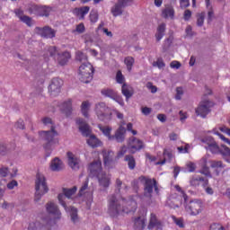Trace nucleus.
Masks as SVG:
<instances>
[{"label":"nucleus","mask_w":230,"mask_h":230,"mask_svg":"<svg viewBox=\"0 0 230 230\" xmlns=\"http://www.w3.org/2000/svg\"><path fill=\"white\" fill-rule=\"evenodd\" d=\"M136 209H137V202L134 198L126 200L125 199H118L114 194L109 197L108 214L111 218H116L119 215L135 213Z\"/></svg>","instance_id":"1"},{"label":"nucleus","mask_w":230,"mask_h":230,"mask_svg":"<svg viewBox=\"0 0 230 230\" xmlns=\"http://www.w3.org/2000/svg\"><path fill=\"white\" fill-rule=\"evenodd\" d=\"M42 123L43 125H51L50 130L39 132V135L41 137V139L45 141L43 148L47 154V157H49L51 155L53 148H55V145H58V138H57V136H58V132L55 130V126L53 125L51 118L45 117L42 119Z\"/></svg>","instance_id":"2"},{"label":"nucleus","mask_w":230,"mask_h":230,"mask_svg":"<svg viewBox=\"0 0 230 230\" xmlns=\"http://www.w3.org/2000/svg\"><path fill=\"white\" fill-rule=\"evenodd\" d=\"M78 188L76 186H74L72 189H63V194H58V199L59 201V204H61L62 207H64V209L70 213L71 220L74 222V224H76L78 222V209L75 207L67 208V205L66 204V201L64 200L66 199H73V195L76 193Z\"/></svg>","instance_id":"3"},{"label":"nucleus","mask_w":230,"mask_h":230,"mask_svg":"<svg viewBox=\"0 0 230 230\" xmlns=\"http://www.w3.org/2000/svg\"><path fill=\"white\" fill-rule=\"evenodd\" d=\"M76 124L79 127L82 136L84 137H89L90 136L89 139L87 140L89 146H92V148H98V146H102V141H100L96 136L91 135V127H89V124H87L84 119H76Z\"/></svg>","instance_id":"4"},{"label":"nucleus","mask_w":230,"mask_h":230,"mask_svg":"<svg viewBox=\"0 0 230 230\" xmlns=\"http://www.w3.org/2000/svg\"><path fill=\"white\" fill-rule=\"evenodd\" d=\"M35 190V202H39V200L42 199V196L46 195V193L49 191V188H48V183L46 182V177L40 172H38L36 175Z\"/></svg>","instance_id":"5"},{"label":"nucleus","mask_w":230,"mask_h":230,"mask_svg":"<svg viewBox=\"0 0 230 230\" xmlns=\"http://www.w3.org/2000/svg\"><path fill=\"white\" fill-rule=\"evenodd\" d=\"M95 114L100 121L109 123L112 119V111L105 102H99L95 105Z\"/></svg>","instance_id":"6"},{"label":"nucleus","mask_w":230,"mask_h":230,"mask_svg":"<svg viewBox=\"0 0 230 230\" xmlns=\"http://www.w3.org/2000/svg\"><path fill=\"white\" fill-rule=\"evenodd\" d=\"M93 75H94V68L93 67V65H91L90 63H84L79 66L78 76H79V80L83 84L91 83L93 80Z\"/></svg>","instance_id":"7"},{"label":"nucleus","mask_w":230,"mask_h":230,"mask_svg":"<svg viewBox=\"0 0 230 230\" xmlns=\"http://www.w3.org/2000/svg\"><path fill=\"white\" fill-rule=\"evenodd\" d=\"M204 209V203L200 199H192L190 203H186L185 211L191 217H197L200 215Z\"/></svg>","instance_id":"8"},{"label":"nucleus","mask_w":230,"mask_h":230,"mask_svg":"<svg viewBox=\"0 0 230 230\" xmlns=\"http://www.w3.org/2000/svg\"><path fill=\"white\" fill-rule=\"evenodd\" d=\"M138 181L144 184V195L145 197H152L154 193V187L155 186V183L157 182L155 178H149L146 176H140L138 177Z\"/></svg>","instance_id":"9"},{"label":"nucleus","mask_w":230,"mask_h":230,"mask_svg":"<svg viewBox=\"0 0 230 230\" xmlns=\"http://www.w3.org/2000/svg\"><path fill=\"white\" fill-rule=\"evenodd\" d=\"M145 148V143L136 137H131L128 140V150H129L130 154H136V152H139Z\"/></svg>","instance_id":"10"},{"label":"nucleus","mask_w":230,"mask_h":230,"mask_svg":"<svg viewBox=\"0 0 230 230\" xmlns=\"http://www.w3.org/2000/svg\"><path fill=\"white\" fill-rule=\"evenodd\" d=\"M215 105L213 102L208 100H202L196 109L197 116H200L201 118H206L209 112H211L210 107Z\"/></svg>","instance_id":"11"},{"label":"nucleus","mask_w":230,"mask_h":230,"mask_svg":"<svg viewBox=\"0 0 230 230\" xmlns=\"http://www.w3.org/2000/svg\"><path fill=\"white\" fill-rule=\"evenodd\" d=\"M101 94L102 96H105V98H111V100H114V102H117L119 105H121L122 107L125 105V102L123 101V98L118 94V93L111 88H104L101 91Z\"/></svg>","instance_id":"12"},{"label":"nucleus","mask_w":230,"mask_h":230,"mask_svg":"<svg viewBox=\"0 0 230 230\" xmlns=\"http://www.w3.org/2000/svg\"><path fill=\"white\" fill-rule=\"evenodd\" d=\"M29 12L40 17H49L51 7L46 5H32L29 8Z\"/></svg>","instance_id":"13"},{"label":"nucleus","mask_w":230,"mask_h":230,"mask_svg":"<svg viewBox=\"0 0 230 230\" xmlns=\"http://www.w3.org/2000/svg\"><path fill=\"white\" fill-rule=\"evenodd\" d=\"M88 170L90 172V177H100L103 172V169L102 168V160L97 159L92 162L88 165Z\"/></svg>","instance_id":"14"},{"label":"nucleus","mask_w":230,"mask_h":230,"mask_svg":"<svg viewBox=\"0 0 230 230\" xmlns=\"http://www.w3.org/2000/svg\"><path fill=\"white\" fill-rule=\"evenodd\" d=\"M64 85V81L60 78H53L49 85V92L50 93L51 96H57L58 93H60V89Z\"/></svg>","instance_id":"15"},{"label":"nucleus","mask_w":230,"mask_h":230,"mask_svg":"<svg viewBox=\"0 0 230 230\" xmlns=\"http://www.w3.org/2000/svg\"><path fill=\"white\" fill-rule=\"evenodd\" d=\"M208 184H209V180L208 178L194 175L190 180V185L197 188V186H202V188H208Z\"/></svg>","instance_id":"16"},{"label":"nucleus","mask_w":230,"mask_h":230,"mask_svg":"<svg viewBox=\"0 0 230 230\" xmlns=\"http://www.w3.org/2000/svg\"><path fill=\"white\" fill-rule=\"evenodd\" d=\"M35 31L41 37H44V39H53L56 35L55 30L48 26L43 28L36 27Z\"/></svg>","instance_id":"17"},{"label":"nucleus","mask_w":230,"mask_h":230,"mask_svg":"<svg viewBox=\"0 0 230 230\" xmlns=\"http://www.w3.org/2000/svg\"><path fill=\"white\" fill-rule=\"evenodd\" d=\"M46 209H47V213H49V215H53V217L58 220H60V218L62 217V213L60 212V210L58 209V207L55 203L53 202L47 203Z\"/></svg>","instance_id":"18"},{"label":"nucleus","mask_w":230,"mask_h":230,"mask_svg":"<svg viewBox=\"0 0 230 230\" xmlns=\"http://www.w3.org/2000/svg\"><path fill=\"white\" fill-rule=\"evenodd\" d=\"M155 227L156 230H163V222L157 219V216L155 214L151 213L147 229L152 230L155 229Z\"/></svg>","instance_id":"19"},{"label":"nucleus","mask_w":230,"mask_h":230,"mask_svg":"<svg viewBox=\"0 0 230 230\" xmlns=\"http://www.w3.org/2000/svg\"><path fill=\"white\" fill-rule=\"evenodd\" d=\"M102 157L105 168H111L114 164V152L102 150Z\"/></svg>","instance_id":"20"},{"label":"nucleus","mask_w":230,"mask_h":230,"mask_svg":"<svg viewBox=\"0 0 230 230\" xmlns=\"http://www.w3.org/2000/svg\"><path fill=\"white\" fill-rule=\"evenodd\" d=\"M89 10H91V7L89 6H83V7H75L73 10L74 15H76L80 20L85 19V16L87 13H89Z\"/></svg>","instance_id":"21"},{"label":"nucleus","mask_w":230,"mask_h":230,"mask_svg":"<svg viewBox=\"0 0 230 230\" xmlns=\"http://www.w3.org/2000/svg\"><path fill=\"white\" fill-rule=\"evenodd\" d=\"M99 181L100 186L102 188H109L111 186V176L107 175L105 172H101L99 176H95Z\"/></svg>","instance_id":"22"},{"label":"nucleus","mask_w":230,"mask_h":230,"mask_svg":"<svg viewBox=\"0 0 230 230\" xmlns=\"http://www.w3.org/2000/svg\"><path fill=\"white\" fill-rule=\"evenodd\" d=\"M49 224H51V219L47 221L46 225L40 222L30 223L28 230H49Z\"/></svg>","instance_id":"23"},{"label":"nucleus","mask_w":230,"mask_h":230,"mask_svg":"<svg viewBox=\"0 0 230 230\" xmlns=\"http://www.w3.org/2000/svg\"><path fill=\"white\" fill-rule=\"evenodd\" d=\"M67 158L68 165L70 166V168H72V170H78L80 168V160H78V158H75L73 153L68 152Z\"/></svg>","instance_id":"24"},{"label":"nucleus","mask_w":230,"mask_h":230,"mask_svg":"<svg viewBox=\"0 0 230 230\" xmlns=\"http://www.w3.org/2000/svg\"><path fill=\"white\" fill-rule=\"evenodd\" d=\"M127 129L123 126H120L115 132L113 136V141L116 140L117 143H123L125 141V133Z\"/></svg>","instance_id":"25"},{"label":"nucleus","mask_w":230,"mask_h":230,"mask_svg":"<svg viewBox=\"0 0 230 230\" xmlns=\"http://www.w3.org/2000/svg\"><path fill=\"white\" fill-rule=\"evenodd\" d=\"M146 226V217H137L134 219V229L135 230H143Z\"/></svg>","instance_id":"26"},{"label":"nucleus","mask_w":230,"mask_h":230,"mask_svg":"<svg viewBox=\"0 0 230 230\" xmlns=\"http://www.w3.org/2000/svg\"><path fill=\"white\" fill-rule=\"evenodd\" d=\"M61 111L66 117L71 116V113L73 112V102H71V99L61 105Z\"/></svg>","instance_id":"27"},{"label":"nucleus","mask_w":230,"mask_h":230,"mask_svg":"<svg viewBox=\"0 0 230 230\" xmlns=\"http://www.w3.org/2000/svg\"><path fill=\"white\" fill-rule=\"evenodd\" d=\"M71 58V53L65 51L62 54H58V62L59 66H66L69 59Z\"/></svg>","instance_id":"28"},{"label":"nucleus","mask_w":230,"mask_h":230,"mask_svg":"<svg viewBox=\"0 0 230 230\" xmlns=\"http://www.w3.org/2000/svg\"><path fill=\"white\" fill-rule=\"evenodd\" d=\"M99 130L102 132V134L109 139V141H114V136L111 135V132H112V128L109 126H98Z\"/></svg>","instance_id":"29"},{"label":"nucleus","mask_w":230,"mask_h":230,"mask_svg":"<svg viewBox=\"0 0 230 230\" xmlns=\"http://www.w3.org/2000/svg\"><path fill=\"white\" fill-rule=\"evenodd\" d=\"M164 31H166V24L161 23L157 27L156 33L155 35L157 42H160V40L164 37Z\"/></svg>","instance_id":"30"},{"label":"nucleus","mask_w":230,"mask_h":230,"mask_svg":"<svg viewBox=\"0 0 230 230\" xmlns=\"http://www.w3.org/2000/svg\"><path fill=\"white\" fill-rule=\"evenodd\" d=\"M121 93L126 97V100H128V98H132V96H134V89L127 85V84H122Z\"/></svg>","instance_id":"31"},{"label":"nucleus","mask_w":230,"mask_h":230,"mask_svg":"<svg viewBox=\"0 0 230 230\" xmlns=\"http://www.w3.org/2000/svg\"><path fill=\"white\" fill-rule=\"evenodd\" d=\"M62 169V160H59L58 157L54 158L50 163V170L52 172H60Z\"/></svg>","instance_id":"32"},{"label":"nucleus","mask_w":230,"mask_h":230,"mask_svg":"<svg viewBox=\"0 0 230 230\" xmlns=\"http://www.w3.org/2000/svg\"><path fill=\"white\" fill-rule=\"evenodd\" d=\"M163 155H164V158L162 161L157 162L156 163L157 165L166 164V160L167 161H172V159L173 158V155L168 149H164Z\"/></svg>","instance_id":"33"},{"label":"nucleus","mask_w":230,"mask_h":230,"mask_svg":"<svg viewBox=\"0 0 230 230\" xmlns=\"http://www.w3.org/2000/svg\"><path fill=\"white\" fill-rule=\"evenodd\" d=\"M89 109H91L89 101L83 102L81 105V112L84 118H89Z\"/></svg>","instance_id":"34"},{"label":"nucleus","mask_w":230,"mask_h":230,"mask_svg":"<svg viewBox=\"0 0 230 230\" xmlns=\"http://www.w3.org/2000/svg\"><path fill=\"white\" fill-rule=\"evenodd\" d=\"M124 161L128 163L129 170H134L136 168V158L132 155H127Z\"/></svg>","instance_id":"35"},{"label":"nucleus","mask_w":230,"mask_h":230,"mask_svg":"<svg viewBox=\"0 0 230 230\" xmlns=\"http://www.w3.org/2000/svg\"><path fill=\"white\" fill-rule=\"evenodd\" d=\"M181 204V201L175 198H169L166 201V206L171 208L172 209H177Z\"/></svg>","instance_id":"36"},{"label":"nucleus","mask_w":230,"mask_h":230,"mask_svg":"<svg viewBox=\"0 0 230 230\" xmlns=\"http://www.w3.org/2000/svg\"><path fill=\"white\" fill-rule=\"evenodd\" d=\"M123 6L118 2L115 6L111 9V13L114 17L121 15L123 13Z\"/></svg>","instance_id":"37"},{"label":"nucleus","mask_w":230,"mask_h":230,"mask_svg":"<svg viewBox=\"0 0 230 230\" xmlns=\"http://www.w3.org/2000/svg\"><path fill=\"white\" fill-rule=\"evenodd\" d=\"M162 15L164 19H168V17L173 19V15H175V11L172 7H166L163 10Z\"/></svg>","instance_id":"38"},{"label":"nucleus","mask_w":230,"mask_h":230,"mask_svg":"<svg viewBox=\"0 0 230 230\" xmlns=\"http://www.w3.org/2000/svg\"><path fill=\"white\" fill-rule=\"evenodd\" d=\"M135 62H136V60L134 59L133 57L125 58L124 63H125L127 69L129 73H130V71H132V67L134 66Z\"/></svg>","instance_id":"39"},{"label":"nucleus","mask_w":230,"mask_h":230,"mask_svg":"<svg viewBox=\"0 0 230 230\" xmlns=\"http://www.w3.org/2000/svg\"><path fill=\"white\" fill-rule=\"evenodd\" d=\"M206 148L209 150V152H211L212 154H218V152H220V147L218 146V145H217V142L215 141L208 144Z\"/></svg>","instance_id":"40"},{"label":"nucleus","mask_w":230,"mask_h":230,"mask_svg":"<svg viewBox=\"0 0 230 230\" xmlns=\"http://www.w3.org/2000/svg\"><path fill=\"white\" fill-rule=\"evenodd\" d=\"M75 60L78 62H81L83 64H88L87 63V55L84 54L82 51H77L75 53Z\"/></svg>","instance_id":"41"},{"label":"nucleus","mask_w":230,"mask_h":230,"mask_svg":"<svg viewBox=\"0 0 230 230\" xmlns=\"http://www.w3.org/2000/svg\"><path fill=\"white\" fill-rule=\"evenodd\" d=\"M197 17V26H204V19H206V13L202 12L196 15Z\"/></svg>","instance_id":"42"},{"label":"nucleus","mask_w":230,"mask_h":230,"mask_svg":"<svg viewBox=\"0 0 230 230\" xmlns=\"http://www.w3.org/2000/svg\"><path fill=\"white\" fill-rule=\"evenodd\" d=\"M87 188H89V179H86V181L83 183L82 187L79 190L78 196L82 197L83 195H84Z\"/></svg>","instance_id":"43"},{"label":"nucleus","mask_w":230,"mask_h":230,"mask_svg":"<svg viewBox=\"0 0 230 230\" xmlns=\"http://www.w3.org/2000/svg\"><path fill=\"white\" fill-rule=\"evenodd\" d=\"M89 17L91 22H98V12L94 10L91 11Z\"/></svg>","instance_id":"44"},{"label":"nucleus","mask_w":230,"mask_h":230,"mask_svg":"<svg viewBox=\"0 0 230 230\" xmlns=\"http://www.w3.org/2000/svg\"><path fill=\"white\" fill-rule=\"evenodd\" d=\"M116 81L117 84H124L125 82V76H123V74L121 73V70H119L116 75Z\"/></svg>","instance_id":"45"},{"label":"nucleus","mask_w":230,"mask_h":230,"mask_svg":"<svg viewBox=\"0 0 230 230\" xmlns=\"http://www.w3.org/2000/svg\"><path fill=\"white\" fill-rule=\"evenodd\" d=\"M131 187L133 188L135 193H137L139 190V180H133L131 181Z\"/></svg>","instance_id":"46"},{"label":"nucleus","mask_w":230,"mask_h":230,"mask_svg":"<svg viewBox=\"0 0 230 230\" xmlns=\"http://www.w3.org/2000/svg\"><path fill=\"white\" fill-rule=\"evenodd\" d=\"M21 21L22 22H24L25 24H27V26H31L33 23L31 22V18H30L27 15H23L22 17H21Z\"/></svg>","instance_id":"47"},{"label":"nucleus","mask_w":230,"mask_h":230,"mask_svg":"<svg viewBox=\"0 0 230 230\" xmlns=\"http://www.w3.org/2000/svg\"><path fill=\"white\" fill-rule=\"evenodd\" d=\"M211 168H216V170H218V168H224V164H222V161H214L211 164Z\"/></svg>","instance_id":"48"},{"label":"nucleus","mask_w":230,"mask_h":230,"mask_svg":"<svg viewBox=\"0 0 230 230\" xmlns=\"http://www.w3.org/2000/svg\"><path fill=\"white\" fill-rule=\"evenodd\" d=\"M208 22H211L213 21V18L215 17V12L213 11V7L208 8Z\"/></svg>","instance_id":"49"},{"label":"nucleus","mask_w":230,"mask_h":230,"mask_svg":"<svg viewBox=\"0 0 230 230\" xmlns=\"http://www.w3.org/2000/svg\"><path fill=\"white\" fill-rule=\"evenodd\" d=\"M209 230H226V228L220 224L214 223L210 226Z\"/></svg>","instance_id":"50"},{"label":"nucleus","mask_w":230,"mask_h":230,"mask_svg":"<svg viewBox=\"0 0 230 230\" xmlns=\"http://www.w3.org/2000/svg\"><path fill=\"white\" fill-rule=\"evenodd\" d=\"M173 222L178 227L184 228V220H182V218L173 217Z\"/></svg>","instance_id":"51"},{"label":"nucleus","mask_w":230,"mask_h":230,"mask_svg":"<svg viewBox=\"0 0 230 230\" xmlns=\"http://www.w3.org/2000/svg\"><path fill=\"white\" fill-rule=\"evenodd\" d=\"M8 152V148L6 147V144L1 143L0 144V155H6Z\"/></svg>","instance_id":"52"},{"label":"nucleus","mask_w":230,"mask_h":230,"mask_svg":"<svg viewBox=\"0 0 230 230\" xmlns=\"http://www.w3.org/2000/svg\"><path fill=\"white\" fill-rule=\"evenodd\" d=\"M146 87L147 89H150L153 94H155V93H157V86L154 85L152 83L148 82L146 84Z\"/></svg>","instance_id":"53"},{"label":"nucleus","mask_w":230,"mask_h":230,"mask_svg":"<svg viewBox=\"0 0 230 230\" xmlns=\"http://www.w3.org/2000/svg\"><path fill=\"white\" fill-rule=\"evenodd\" d=\"M174 188H175L176 191H179V193H181V195H183L184 200H188V195L186 194V192L183 191V190H182V188H181V186L175 185Z\"/></svg>","instance_id":"54"},{"label":"nucleus","mask_w":230,"mask_h":230,"mask_svg":"<svg viewBox=\"0 0 230 230\" xmlns=\"http://www.w3.org/2000/svg\"><path fill=\"white\" fill-rule=\"evenodd\" d=\"M75 31L77 33H84L85 31V25H84V23H79L75 27Z\"/></svg>","instance_id":"55"},{"label":"nucleus","mask_w":230,"mask_h":230,"mask_svg":"<svg viewBox=\"0 0 230 230\" xmlns=\"http://www.w3.org/2000/svg\"><path fill=\"white\" fill-rule=\"evenodd\" d=\"M49 53L50 57H55V55H59L58 50L57 49V47H49Z\"/></svg>","instance_id":"56"},{"label":"nucleus","mask_w":230,"mask_h":230,"mask_svg":"<svg viewBox=\"0 0 230 230\" xmlns=\"http://www.w3.org/2000/svg\"><path fill=\"white\" fill-rule=\"evenodd\" d=\"M183 19L184 21H190L191 19V12L190 9H186L183 13Z\"/></svg>","instance_id":"57"},{"label":"nucleus","mask_w":230,"mask_h":230,"mask_svg":"<svg viewBox=\"0 0 230 230\" xmlns=\"http://www.w3.org/2000/svg\"><path fill=\"white\" fill-rule=\"evenodd\" d=\"M190 6V0H180V7L181 9L188 8Z\"/></svg>","instance_id":"58"},{"label":"nucleus","mask_w":230,"mask_h":230,"mask_svg":"<svg viewBox=\"0 0 230 230\" xmlns=\"http://www.w3.org/2000/svg\"><path fill=\"white\" fill-rule=\"evenodd\" d=\"M19 183H17V181L13 180L9 183H7L8 190H13V188L17 187Z\"/></svg>","instance_id":"59"},{"label":"nucleus","mask_w":230,"mask_h":230,"mask_svg":"<svg viewBox=\"0 0 230 230\" xmlns=\"http://www.w3.org/2000/svg\"><path fill=\"white\" fill-rule=\"evenodd\" d=\"M16 128H20V130H24V121L22 119H19L15 124Z\"/></svg>","instance_id":"60"},{"label":"nucleus","mask_w":230,"mask_h":230,"mask_svg":"<svg viewBox=\"0 0 230 230\" xmlns=\"http://www.w3.org/2000/svg\"><path fill=\"white\" fill-rule=\"evenodd\" d=\"M183 94L182 87L176 88V100H181V95Z\"/></svg>","instance_id":"61"},{"label":"nucleus","mask_w":230,"mask_h":230,"mask_svg":"<svg viewBox=\"0 0 230 230\" xmlns=\"http://www.w3.org/2000/svg\"><path fill=\"white\" fill-rule=\"evenodd\" d=\"M172 69H179L181 67V62L179 61H172L170 64Z\"/></svg>","instance_id":"62"},{"label":"nucleus","mask_w":230,"mask_h":230,"mask_svg":"<svg viewBox=\"0 0 230 230\" xmlns=\"http://www.w3.org/2000/svg\"><path fill=\"white\" fill-rule=\"evenodd\" d=\"M127 154V146H123L118 153V157H123Z\"/></svg>","instance_id":"63"},{"label":"nucleus","mask_w":230,"mask_h":230,"mask_svg":"<svg viewBox=\"0 0 230 230\" xmlns=\"http://www.w3.org/2000/svg\"><path fill=\"white\" fill-rule=\"evenodd\" d=\"M187 168H188V172H190V173L195 172V169H196L195 164H193V163H189V164H187Z\"/></svg>","instance_id":"64"}]
</instances>
